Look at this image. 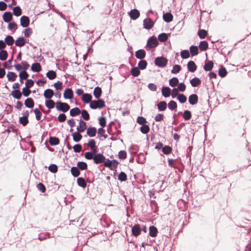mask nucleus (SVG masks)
Masks as SVG:
<instances>
[{
	"instance_id": "f257e3e1",
	"label": "nucleus",
	"mask_w": 251,
	"mask_h": 251,
	"mask_svg": "<svg viewBox=\"0 0 251 251\" xmlns=\"http://www.w3.org/2000/svg\"><path fill=\"white\" fill-rule=\"evenodd\" d=\"M105 106V101L102 99L92 100L90 104V107L92 109H101Z\"/></svg>"
},
{
	"instance_id": "f03ea898",
	"label": "nucleus",
	"mask_w": 251,
	"mask_h": 251,
	"mask_svg": "<svg viewBox=\"0 0 251 251\" xmlns=\"http://www.w3.org/2000/svg\"><path fill=\"white\" fill-rule=\"evenodd\" d=\"M69 105L66 102L57 101L56 102V108L58 111L66 112L70 109Z\"/></svg>"
},
{
	"instance_id": "7ed1b4c3",
	"label": "nucleus",
	"mask_w": 251,
	"mask_h": 251,
	"mask_svg": "<svg viewBox=\"0 0 251 251\" xmlns=\"http://www.w3.org/2000/svg\"><path fill=\"white\" fill-rule=\"evenodd\" d=\"M119 162L116 160H110L107 159L104 162L105 167L110 168L111 170H115L118 166Z\"/></svg>"
},
{
	"instance_id": "20e7f679",
	"label": "nucleus",
	"mask_w": 251,
	"mask_h": 251,
	"mask_svg": "<svg viewBox=\"0 0 251 251\" xmlns=\"http://www.w3.org/2000/svg\"><path fill=\"white\" fill-rule=\"evenodd\" d=\"M167 64V60L163 57H158L155 59V64L159 67H164Z\"/></svg>"
},
{
	"instance_id": "39448f33",
	"label": "nucleus",
	"mask_w": 251,
	"mask_h": 251,
	"mask_svg": "<svg viewBox=\"0 0 251 251\" xmlns=\"http://www.w3.org/2000/svg\"><path fill=\"white\" fill-rule=\"evenodd\" d=\"M158 44V42L156 38L154 36H151L148 40L147 47L150 49L153 48L157 46Z\"/></svg>"
},
{
	"instance_id": "423d86ee",
	"label": "nucleus",
	"mask_w": 251,
	"mask_h": 251,
	"mask_svg": "<svg viewBox=\"0 0 251 251\" xmlns=\"http://www.w3.org/2000/svg\"><path fill=\"white\" fill-rule=\"evenodd\" d=\"M105 159V156L101 153H97L94 156L93 160L95 164L102 163Z\"/></svg>"
},
{
	"instance_id": "0eeeda50",
	"label": "nucleus",
	"mask_w": 251,
	"mask_h": 251,
	"mask_svg": "<svg viewBox=\"0 0 251 251\" xmlns=\"http://www.w3.org/2000/svg\"><path fill=\"white\" fill-rule=\"evenodd\" d=\"M29 19L27 16H23L20 18V25L23 27H27L29 24Z\"/></svg>"
},
{
	"instance_id": "6e6552de",
	"label": "nucleus",
	"mask_w": 251,
	"mask_h": 251,
	"mask_svg": "<svg viewBox=\"0 0 251 251\" xmlns=\"http://www.w3.org/2000/svg\"><path fill=\"white\" fill-rule=\"evenodd\" d=\"M132 20H135L140 16V12L136 9L131 10L128 13Z\"/></svg>"
},
{
	"instance_id": "1a4fd4ad",
	"label": "nucleus",
	"mask_w": 251,
	"mask_h": 251,
	"mask_svg": "<svg viewBox=\"0 0 251 251\" xmlns=\"http://www.w3.org/2000/svg\"><path fill=\"white\" fill-rule=\"evenodd\" d=\"M153 25V22L150 19H146L143 21L144 27L147 29H151Z\"/></svg>"
},
{
	"instance_id": "9d476101",
	"label": "nucleus",
	"mask_w": 251,
	"mask_h": 251,
	"mask_svg": "<svg viewBox=\"0 0 251 251\" xmlns=\"http://www.w3.org/2000/svg\"><path fill=\"white\" fill-rule=\"evenodd\" d=\"M141 227L139 225L136 224L132 227V233L135 236H137L140 234Z\"/></svg>"
},
{
	"instance_id": "9b49d317",
	"label": "nucleus",
	"mask_w": 251,
	"mask_h": 251,
	"mask_svg": "<svg viewBox=\"0 0 251 251\" xmlns=\"http://www.w3.org/2000/svg\"><path fill=\"white\" fill-rule=\"evenodd\" d=\"M146 56V51L142 49L139 50L135 52V56L139 59H143Z\"/></svg>"
},
{
	"instance_id": "f8f14e48",
	"label": "nucleus",
	"mask_w": 251,
	"mask_h": 251,
	"mask_svg": "<svg viewBox=\"0 0 251 251\" xmlns=\"http://www.w3.org/2000/svg\"><path fill=\"white\" fill-rule=\"evenodd\" d=\"M188 101L190 104L194 105L198 101V97L196 94H192L189 97Z\"/></svg>"
},
{
	"instance_id": "ddd939ff",
	"label": "nucleus",
	"mask_w": 251,
	"mask_h": 251,
	"mask_svg": "<svg viewBox=\"0 0 251 251\" xmlns=\"http://www.w3.org/2000/svg\"><path fill=\"white\" fill-rule=\"evenodd\" d=\"M54 95V92L52 90L50 89H47L45 90L44 92V96L47 99H51Z\"/></svg>"
},
{
	"instance_id": "4468645a",
	"label": "nucleus",
	"mask_w": 251,
	"mask_h": 251,
	"mask_svg": "<svg viewBox=\"0 0 251 251\" xmlns=\"http://www.w3.org/2000/svg\"><path fill=\"white\" fill-rule=\"evenodd\" d=\"M2 18L5 23H9L12 19V13L10 12H6L3 14Z\"/></svg>"
},
{
	"instance_id": "2eb2a0df",
	"label": "nucleus",
	"mask_w": 251,
	"mask_h": 251,
	"mask_svg": "<svg viewBox=\"0 0 251 251\" xmlns=\"http://www.w3.org/2000/svg\"><path fill=\"white\" fill-rule=\"evenodd\" d=\"M64 98L66 99H71L73 96V92L71 89H67L63 94Z\"/></svg>"
},
{
	"instance_id": "dca6fc26",
	"label": "nucleus",
	"mask_w": 251,
	"mask_h": 251,
	"mask_svg": "<svg viewBox=\"0 0 251 251\" xmlns=\"http://www.w3.org/2000/svg\"><path fill=\"white\" fill-rule=\"evenodd\" d=\"M86 129V123L81 120L79 126H77L76 129L79 132H83Z\"/></svg>"
},
{
	"instance_id": "f3484780",
	"label": "nucleus",
	"mask_w": 251,
	"mask_h": 251,
	"mask_svg": "<svg viewBox=\"0 0 251 251\" xmlns=\"http://www.w3.org/2000/svg\"><path fill=\"white\" fill-rule=\"evenodd\" d=\"M82 100L86 103H90L92 101L91 95L87 93L83 94L82 96Z\"/></svg>"
},
{
	"instance_id": "a211bd4d",
	"label": "nucleus",
	"mask_w": 251,
	"mask_h": 251,
	"mask_svg": "<svg viewBox=\"0 0 251 251\" xmlns=\"http://www.w3.org/2000/svg\"><path fill=\"white\" fill-rule=\"evenodd\" d=\"M188 70L191 72H194L197 69V66L193 61H189L187 64Z\"/></svg>"
},
{
	"instance_id": "6ab92c4d",
	"label": "nucleus",
	"mask_w": 251,
	"mask_h": 251,
	"mask_svg": "<svg viewBox=\"0 0 251 251\" xmlns=\"http://www.w3.org/2000/svg\"><path fill=\"white\" fill-rule=\"evenodd\" d=\"M163 19L165 22L170 23L172 21L173 16L171 13H166L163 14Z\"/></svg>"
},
{
	"instance_id": "aec40b11",
	"label": "nucleus",
	"mask_w": 251,
	"mask_h": 251,
	"mask_svg": "<svg viewBox=\"0 0 251 251\" xmlns=\"http://www.w3.org/2000/svg\"><path fill=\"white\" fill-rule=\"evenodd\" d=\"M162 94L165 97H169L171 95V89L168 87H163L162 89Z\"/></svg>"
},
{
	"instance_id": "412c9836",
	"label": "nucleus",
	"mask_w": 251,
	"mask_h": 251,
	"mask_svg": "<svg viewBox=\"0 0 251 251\" xmlns=\"http://www.w3.org/2000/svg\"><path fill=\"white\" fill-rule=\"evenodd\" d=\"M157 232V229L155 226H152L150 227L149 234L151 236L153 237H155L156 236Z\"/></svg>"
},
{
	"instance_id": "4be33fe9",
	"label": "nucleus",
	"mask_w": 251,
	"mask_h": 251,
	"mask_svg": "<svg viewBox=\"0 0 251 251\" xmlns=\"http://www.w3.org/2000/svg\"><path fill=\"white\" fill-rule=\"evenodd\" d=\"M167 103L164 101H160L157 105V108L160 111H164L167 108Z\"/></svg>"
},
{
	"instance_id": "5701e85b",
	"label": "nucleus",
	"mask_w": 251,
	"mask_h": 251,
	"mask_svg": "<svg viewBox=\"0 0 251 251\" xmlns=\"http://www.w3.org/2000/svg\"><path fill=\"white\" fill-rule=\"evenodd\" d=\"M101 89L99 87H96L95 88L93 92V95L96 99H99L101 95Z\"/></svg>"
},
{
	"instance_id": "b1692460",
	"label": "nucleus",
	"mask_w": 251,
	"mask_h": 251,
	"mask_svg": "<svg viewBox=\"0 0 251 251\" xmlns=\"http://www.w3.org/2000/svg\"><path fill=\"white\" fill-rule=\"evenodd\" d=\"M78 131L74 132L73 134V140L75 142H78L82 138V135Z\"/></svg>"
},
{
	"instance_id": "393cba45",
	"label": "nucleus",
	"mask_w": 251,
	"mask_h": 251,
	"mask_svg": "<svg viewBox=\"0 0 251 251\" xmlns=\"http://www.w3.org/2000/svg\"><path fill=\"white\" fill-rule=\"evenodd\" d=\"M11 95L16 99L19 100L22 97V93L19 90H15L11 92Z\"/></svg>"
},
{
	"instance_id": "a878e982",
	"label": "nucleus",
	"mask_w": 251,
	"mask_h": 251,
	"mask_svg": "<svg viewBox=\"0 0 251 251\" xmlns=\"http://www.w3.org/2000/svg\"><path fill=\"white\" fill-rule=\"evenodd\" d=\"M25 104L28 108H32L34 106V102L31 98H27L25 101Z\"/></svg>"
},
{
	"instance_id": "bb28decb",
	"label": "nucleus",
	"mask_w": 251,
	"mask_h": 251,
	"mask_svg": "<svg viewBox=\"0 0 251 251\" xmlns=\"http://www.w3.org/2000/svg\"><path fill=\"white\" fill-rule=\"evenodd\" d=\"M71 173L72 176L75 177H77L80 175L79 169L77 167H73L71 169Z\"/></svg>"
},
{
	"instance_id": "cd10ccee",
	"label": "nucleus",
	"mask_w": 251,
	"mask_h": 251,
	"mask_svg": "<svg viewBox=\"0 0 251 251\" xmlns=\"http://www.w3.org/2000/svg\"><path fill=\"white\" fill-rule=\"evenodd\" d=\"M31 69L33 72L38 73L41 70V67L39 63H35L32 65Z\"/></svg>"
},
{
	"instance_id": "c85d7f7f",
	"label": "nucleus",
	"mask_w": 251,
	"mask_h": 251,
	"mask_svg": "<svg viewBox=\"0 0 251 251\" xmlns=\"http://www.w3.org/2000/svg\"><path fill=\"white\" fill-rule=\"evenodd\" d=\"M97 129L95 127L88 128L87 130V134L90 137H94L96 135Z\"/></svg>"
},
{
	"instance_id": "c756f323",
	"label": "nucleus",
	"mask_w": 251,
	"mask_h": 251,
	"mask_svg": "<svg viewBox=\"0 0 251 251\" xmlns=\"http://www.w3.org/2000/svg\"><path fill=\"white\" fill-rule=\"evenodd\" d=\"M25 44V39L23 37H19L15 41V45L18 47H22Z\"/></svg>"
},
{
	"instance_id": "7c9ffc66",
	"label": "nucleus",
	"mask_w": 251,
	"mask_h": 251,
	"mask_svg": "<svg viewBox=\"0 0 251 251\" xmlns=\"http://www.w3.org/2000/svg\"><path fill=\"white\" fill-rule=\"evenodd\" d=\"M81 111L78 107L72 108L70 111V114L71 116H75L80 114Z\"/></svg>"
},
{
	"instance_id": "2f4dec72",
	"label": "nucleus",
	"mask_w": 251,
	"mask_h": 251,
	"mask_svg": "<svg viewBox=\"0 0 251 251\" xmlns=\"http://www.w3.org/2000/svg\"><path fill=\"white\" fill-rule=\"evenodd\" d=\"M208 43L206 41H202L200 43L199 48L201 51H204L208 48Z\"/></svg>"
},
{
	"instance_id": "473e14b6",
	"label": "nucleus",
	"mask_w": 251,
	"mask_h": 251,
	"mask_svg": "<svg viewBox=\"0 0 251 251\" xmlns=\"http://www.w3.org/2000/svg\"><path fill=\"white\" fill-rule=\"evenodd\" d=\"M201 83V80L198 77H194L190 80V83L193 87H196Z\"/></svg>"
},
{
	"instance_id": "72a5a7b5",
	"label": "nucleus",
	"mask_w": 251,
	"mask_h": 251,
	"mask_svg": "<svg viewBox=\"0 0 251 251\" xmlns=\"http://www.w3.org/2000/svg\"><path fill=\"white\" fill-rule=\"evenodd\" d=\"M46 75L47 77L50 80L53 79L56 77V73L53 70L48 72L46 74Z\"/></svg>"
},
{
	"instance_id": "f704fd0d",
	"label": "nucleus",
	"mask_w": 251,
	"mask_h": 251,
	"mask_svg": "<svg viewBox=\"0 0 251 251\" xmlns=\"http://www.w3.org/2000/svg\"><path fill=\"white\" fill-rule=\"evenodd\" d=\"M7 77L9 81H14L16 80L17 75L15 73L9 72L7 75Z\"/></svg>"
},
{
	"instance_id": "c9c22d12",
	"label": "nucleus",
	"mask_w": 251,
	"mask_h": 251,
	"mask_svg": "<svg viewBox=\"0 0 251 251\" xmlns=\"http://www.w3.org/2000/svg\"><path fill=\"white\" fill-rule=\"evenodd\" d=\"M50 144L52 146L57 145L59 143V140L55 137H51L49 140Z\"/></svg>"
},
{
	"instance_id": "e433bc0d",
	"label": "nucleus",
	"mask_w": 251,
	"mask_h": 251,
	"mask_svg": "<svg viewBox=\"0 0 251 251\" xmlns=\"http://www.w3.org/2000/svg\"><path fill=\"white\" fill-rule=\"evenodd\" d=\"M77 167L80 170H85L87 169V164L86 163L82 161H79L77 164Z\"/></svg>"
},
{
	"instance_id": "4c0bfd02",
	"label": "nucleus",
	"mask_w": 251,
	"mask_h": 251,
	"mask_svg": "<svg viewBox=\"0 0 251 251\" xmlns=\"http://www.w3.org/2000/svg\"><path fill=\"white\" fill-rule=\"evenodd\" d=\"M77 183L78 186L82 188H85L86 186V183L84 179L82 177H78L77 179Z\"/></svg>"
},
{
	"instance_id": "58836bf2",
	"label": "nucleus",
	"mask_w": 251,
	"mask_h": 251,
	"mask_svg": "<svg viewBox=\"0 0 251 251\" xmlns=\"http://www.w3.org/2000/svg\"><path fill=\"white\" fill-rule=\"evenodd\" d=\"M147 62L145 60H140L138 64V67L141 70H144L146 68Z\"/></svg>"
},
{
	"instance_id": "ea45409f",
	"label": "nucleus",
	"mask_w": 251,
	"mask_h": 251,
	"mask_svg": "<svg viewBox=\"0 0 251 251\" xmlns=\"http://www.w3.org/2000/svg\"><path fill=\"white\" fill-rule=\"evenodd\" d=\"M213 67V63L211 61H208L204 66V69L206 71H209L212 70Z\"/></svg>"
},
{
	"instance_id": "a19ab883",
	"label": "nucleus",
	"mask_w": 251,
	"mask_h": 251,
	"mask_svg": "<svg viewBox=\"0 0 251 251\" xmlns=\"http://www.w3.org/2000/svg\"><path fill=\"white\" fill-rule=\"evenodd\" d=\"M4 42L8 46H12L14 43V40L12 36L8 35L5 38Z\"/></svg>"
},
{
	"instance_id": "79ce46f5",
	"label": "nucleus",
	"mask_w": 251,
	"mask_h": 251,
	"mask_svg": "<svg viewBox=\"0 0 251 251\" xmlns=\"http://www.w3.org/2000/svg\"><path fill=\"white\" fill-rule=\"evenodd\" d=\"M13 14L16 16H20L22 15V10L19 6H16L13 8Z\"/></svg>"
},
{
	"instance_id": "37998d69",
	"label": "nucleus",
	"mask_w": 251,
	"mask_h": 251,
	"mask_svg": "<svg viewBox=\"0 0 251 251\" xmlns=\"http://www.w3.org/2000/svg\"><path fill=\"white\" fill-rule=\"evenodd\" d=\"M190 52L192 56L197 55L199 53L198 47L195 46H191L190 48Z\"/></svg>"
},
{
	"instance_id": "c03bdc74",
	"label": "nucleus",
	"mask_w": 251,
	"mask_h": 251,
	"mask_svg": "<svg viewBox=\"0 0 251 251\" xmlns=\"http://www.w3.org/2000/svg\"><path fill=\"white\" fill-rule=\"evenodd\" d=\"M140 73L139 68L138 67H134L131 70V74L134 77L138 76Z\"/></svg>"
},
{
	"instance_id": "a18cd8bd",
	"label": "nucleus",
	"mask_w": 251,
	"mask_h": 251,
	"mask_svg": "<svg viewBox=\"0 0 251 251\" xmlns=\"http://www.w3.org/2000/svg\"><path fill=\"white\" fill-rule=\"evenodd\" d=\"M178 79L176 77H173L169 80V84L172 87H175L178 84Z\"/></svg>"
},
{
	"instance_id": "49530a36",
	"label": "nucleus",
	"mask_w": 251,
	"mask_h": 251,
	"mask_svg": "<svg viewBox=\"0 0 251 251\" xmlns=\"http://www.w3.org/2000/svg\"><path fill=\"white\" fill-rule=\"evenodd\" d=\"M177 100L180 103H184L187 100L186 97L183 94H179L177 97Z\"/></svg>"
},
{
	"instance_id": "de8ad7c7",
	"label": "nucleus",
	"mask_w": 251,
	"mask_h": 251,
	"mask_svg": "<svg viewBox=\"0 0 251 251\" xmlns=\"http://www.w3.org/2000/svg\"><path fill=\"white\" fill-rule=\"evenodd\" d=\"M168 38V35L165 33H161L158 36V40L161 42H165L167 41Z\"/></svg>"
},
{
	"instance_id": "09e8293b",
	"label": "nucleus",
	"mask_w": 251,
	"mask_h": 251,
	"mask_svg": "<svg viewBox=\"0 0 251 251\" xmlns=\"http://www.w3.org/2000/svg\"><path fill=\"white\" fill-rule=\"evenodd\" d=\"M8 56L7 52L5 50H2L0 51V60L2 61L5 60Z\"/></svg>"
},
{
	"instance_id": "8fccbe9b",
	"label": "nucleus",
	"mask_w": 251,
	"mask_h": 251,
	"mask_svg": "<svg viewBox=\"0 0 251 251\" xmlns=\"http://www.w3.org/2000/svg\"><path fill=\"white\" fill-rule=\"evenodd\" d=\"M80 113L81 114V116L84 120L87 121L90 119V115L86 110H82L81 111Z\"/></svg>"
},
{
	"instance_id": "3c124183",
	"label": "nucleus",
	"mask_w": 251,
	"mask_h": 251,
	"mask_svg": "<svg viewBox=\"0 0 251 251\" xmlns=\"http://www.w3.org/2000/svg\"><path fill=\"white\" fill-rule=\"evenodd\" d=\"M227 74V71L225 68L222 66L219 70V75L222 77H225Z\"/></svg>"
},
{
	"instance_id": "603ef678",
	"label": "nucleus",
	"mask_w": 251,
	"mask_h": 251,
	"mask_svg": "<svg viewBox=\"0 0 251 251\" xmlns=\"http://www.w3.org/2000/svg\"><path fill=\"white\" fill-rule=\"evenodd\" d=\"M55 103L53 100H46V106L49 109H52L54 107Z\"/></svg>"
},
{
	"instance_id": "864d4df0",
	"label": "nucleus",
	"mask_w": 251,
	"mask_h": 251,
	"mask_svg": "<svg viewBox=\"0 0 251 251\" xmlns=\"http://www.w3.org/2000/svg\"><path fill=\"white\" fill-rule=\"evenodd\" d=\"M19 122L23 126H25L28 123V118L26 117H21L19 118Z\"/></svg>"
},
{
	"instance_id": "5fc2aeb1",
	"label": "nucleus",
	"mask_w": 251,
	"mask_h": 251,
	"mask_svg": "<svg viewBox=\"0 0 251 251\" xmlns=\"http://www.w3.org/2000/svg\"><path fill=\"white\" fill-rule=\"evenodd\" d=\"M150 130V127L149 126L147 125H143L140 127V131L143 134H147Z\"/></svg>"
},
{
	"instance_id": "6e6d98bb",
	"label": "nucleus",
	"mask_w": 251,
	"mask_h": 251,
	"mask_svg": "<svg viewBox=\"0 0 251 251\" xmlns=\"http://www.w3.org/2000/svg\"><path fill=\"white\" fill-rule=\"evenodd\" d=\"M180 55L183 59H187L190 56V53L188 50H182L180 52Z\"/></svg>"
},
{
	"instance_id": "4d7b16f0",
	"label": "nucleus",
	"mask_w": 251,
	"mask_h": 251,
	"mask_svg": "<svg viewBox=\"0 0 251 251\" xmlns=\"http://www.w3.org/2000/svg\"><path fill=\"white\" fill-rule=\"evenodd\" d=\"M176 107H177V104L175 101L171 100L168 103V108L169 109H170L171 110H173L176 109Z\"/></svg>"
},
{
	"instance_id": "13d9d810",
	"label": "nucleus",
	"mask_w": 251,
	"mask_h": 251,
	"mask_svg": "<svg viewBox=\"0 0 251 251\" xmlns=\"http://www.w3.org/2000/svg\"><path fill=\"white\" fill-rule=\"evenodd\" d=\"M191 113L190 111L185 110L183 113V118L185 120H189L191 118Z\"/></svg>"
},
{
	"instance_id": "bf43d9fd",
	"label": "nucleus",
	"mask_w": 251,
	"mask_h": 251,
	"mask_svg": "<svg viewBox=\"0 0 251 251\" xmlns=\"http://www.w3.org/2000/svg\"><path fill=\"white\" fill-rule=\"evenodd\" d=\"M118 179L121 181H126L127 179L126 174L124 172H121L118 175Z\"/></svg>"
},
{
	"instance_id": "052dcab7",
	"label": "nucleus",
	"mask_w": 251,
	"mask_h": 251,
	"mask_svg": "<svg viewBox=\"0 0 251 251\" xmlns=\"http://www.w3.org/2000/svg\"><path fill=\"white\" fill-rule=\"evenodd\" d=\"M8 28L10 30L14 31L17 29V25L15 22H10L8 25Z\"/></svg>"
},
{
	"instance_id": "680f3d73",
	"label": "nucleus",
	"mask_w": 251,
	"mask_h": 251,
	"mask_svg": "<svg viewBox=\"0 0 251 251\" xmlns=\"http://www.w3.org/2000/svg\"><path fill=\"white\" fill-rule=\"evenodd\" d=\"M34 112L36 116V119L37 121H40L41 119L42 113L37 108H36L34 110Z\"/></svg>"
},
{
	"instance_id": "e2e57ef3",
	"label": "nucleus",
	"mask_w": 251,
	"mask_h": 251,
	"mask_svg": "<svg viewBox=\"0 0 251 251\" xmlns=\"http://www.w3.org/2000/svg\"><path fill=\"white\" fill-rule=\"evenodd\" d=\"M172 150V148L169 146H165L162 149V151L165 154H169L170 153Z\"/></svg>"
},
{
	"instance_id": "0e129e2a",
	"label": "nucleus",
	"mask_w": 251,
	"mask_h": 251,
	"mask_svg": "<svg viewBox=\"0 0 251 251\" xmlns=\"http://www.w3.org/2000/svg\"><path fill=\"white\" fill-rule=\"evenodd\" d=\"M30 93L31 91L29 88L25 87L23 88L22 94H23L25 97H28L30 95Z\"/></svg>"
},
{
	"instance_id": "69168bd1",
	"label": "nucleus",
	"mask_w": 251,
	"mask_h": 251,
	"mask_svg": "<svg viewBox=\"0 0 251 251\" xmlns=\"http://www.w3.org/2000/svg\"><path fill=\"white\" fill-rule=\"evenodd\" d=\"M207 32L204 29H200L198 31V35L201 39H204L206 36Z\"/></svg>"
},
{
	"instance_id": "338daca9",
	"label": "nucleus",
	"mask_w": 251,
	"mask_h": 251,
	"mask_svg": "<svg viewBox=\"0 0 251 251\" xmlns=\"http://www.w3.org/2000/svg\"><path fill=\"white\" fill-rule=\"evenodd\" d=\"M49 170L51 173H56L57 171V166L54 164H51L49 167Z\"/></svg>"
},
{
	"instance_id": "774afa93",
	"label": "nucleus",
	"mask_w": 251,
	"mask_h": 251,
	"mask_svg": "<svg viewBox=\"0 0 251 251\" xmlns=\"http://www.w3.org/2000/svg\"><path fill=\"white\" fill-rule=\"evenodd\" d=\"M28 76V74L25 71H23L19 74V77L21 79H27Z\"/></svg>"
}]
</instances>
